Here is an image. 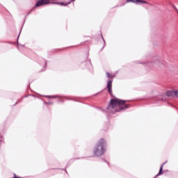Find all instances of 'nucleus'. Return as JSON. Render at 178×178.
Returning a JSON list of instances; mask_svg holds the SVG:
<instances>
[{"label": "nucleus", "instance_id": "obj_8", "mask_svg": "<svg viewBox=\"0 0 178 178\" xmlns=\"http://www.w3.org/2000/svg\"><path fill=\"white\" fill-rule=\"evenodd\" d=\"M13 178H22V177H16V174H14V177H13Z\"/></svg>", "mask_w": 178, "mask_h": 178}, {"label": "nucleus", "instance_id": "obj_9", "mask_svg": "<svg viewBox=\"0 0 178 178\" xmlns=\"http://www.w3.org/2000/svg\"><path fill=\"white\" fill-rule=\"evenodd\" d=\"M48 98H54V97L47 96Z\"/></svg>", "mask_w": 178, "mask_h": 178}, {"label": "nucleus", "instance_id": "obj_6", "mask_svg": "<svg viewBox=\"0 0 178 178\" xmlns=\"http://www.w3.org/2000/svg\"><path fill=\"white\" fill-rule=\"evenodd\" d=\"M56 5H60L61 6H67V5H69V3H70V1L68 3H63V2H58V3H51Z\"/></svg>", "mask_w": 178, "mask_h": 178}, {"label": "nucleus", "instance_id": "obj_1", "mask_svg": "<svg viewBox=\"0 0 178 178\" xmlns=\"http://www.w3.org/2000/svg\"><path fill=\"white\" fill-rule=\"evenodd\" d=\"M126 104V101L119 99H111L108 106L107 107V110L110 112H112V109L116 108V106H119L120 109H116V112H120V111H123V109H127L130 108V105L126 104L124 107L121 105H124Z\"/></svg>", "mask_w": 178, "mask_h": 178}, {"label": "nucleus", "instance_id": "obj_5", "mask_svg": "<svg viewBox=\"0 0 178 178\" xmlns=\"http://www.w3.org/2000/svg\"><path fill=\"white\" fill-rule=\"evenodd\" d=\"M127 2H134L135 3H136L137 5H138V3H147V2L144 0H127Z\"/></svg>", "mask_w": 178, "mask_h": 178}, {"label": "nucleus", "instance_id": "obj_2", "mask_svg": "<svg viewBox=\"0 0 178 178\" xmlns=\"http://www.w3.org/2000/svg\"><path fill=\"white\" fill-rule=\"evenodd\" d=\"M104 145H105V140L102 138L97 143L95 148L94 155H95V156H101L102 155H104V154H105V149L104 148Z\"/></svg>", "mask_w": 178, "mask_h": 178}, {"label": "nucleus", "instance_id": "obj_4", "mask_svg": "<svg viewBox=\"0 0 178 178\" xmlns=\"http://www.w3.org/2000/svg\"><path fill=\"white\" fill-rule=\"evenodd\" d=\"M107 88L110 94H112V80H108L107 82Z\"/></svg>", "mask_w": 178, "mask_h": 178}, {"label": "nucleus", "instance_id": "obj_7", "mask_svg": "<svg viewBox=\"0 0 178 178\" xmlns=\"http://www.w3.org/2000/svg\"><path fill=\"white\" fill-rule=\"evenodd\" d=\"M106 77L109 79L111 77V74H109L108 72H106Z\"/></svg>", "mask_w": 178, "mask_h": 178}, {"label": "nucleus", "instance_id": "obj_11", "mask_svg": "<svg viewBox=\"0 0 178 178\" xmlns=\"http://www.w3.org/2000/svg\"><path fill=\"white\" fill-rule=\"evenodd\" d=\"M72 1H74V0H72Z\"/></svg>", "mask_w": 178, "mask_h": 178}, {"label": "nucleus", "instance_id": "obj_3", "mask_svg": "<svg viewBox=\"0 0 178 178\" xmlns=\"http://www.w3.org/2000/svg\"><path fill=\"white\" fill-rule=\"evenodd\" d=\"M51 1L55 0H39L35 4V8H38V6H42L44 5H49V3H51Z\"/></svg>", "mask_w": 178, "mask_h": 178}, {"label": "nucleus", "instance_id": "obj_10", "mask_svg": "<svg viewBox=\"0 0 178 178\" xmlns=\"http://www.w3.org/2000/svg\"><path fill=\"white\" fill-rule=\"evenodd\" d=\"M45 65H47V62H45Z\"/></svg>", "mask_w": 178, "mask_h": 178}]
</instances>
